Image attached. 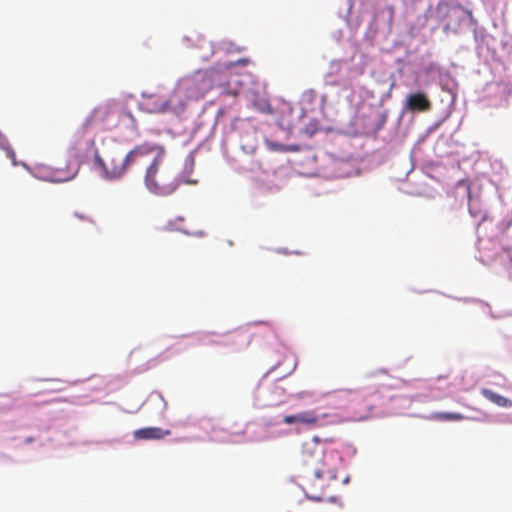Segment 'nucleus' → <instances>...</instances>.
<instances>
[{
  "instance_id": "5",
  "label": "nucleus",
  "mask_w": 512,
  "mask_h": 512,
  "mask_svg": "<svg viewBox=\"0 0 512 512\" xmlns=\"http://www.w3.org/2000/svg\"><path fill=\"white\" fill-rule=\"evenodd\" d=\"M213 87V80L208 72L198 71L181 80L177 93L184 94L188 99H198Z\"/></svg>"
},
{
  "instance_id": "13",
  "label": "nucleus",
  "mask_w": 512,
  "mask_h": 512,
  "mask_svg": "<svg viewBox=\"0 0 512 512\" xmlns=\"http://www.w3.org/2000/svg\"><path fill=\"white\" fill-rule=\"evenodd\" d=\"M0 148L6 151L7 157L12 160L13 165H16L15 152L10 146L8 139L2 132H0Z\"/></svg>"
},
{
  "instance_id": "14",
  "label": "nucleus",
  "mask_w": 512,
  "mask_h": 512,
  "mask_svg": "<svg viewBox=\"0 0 512 512\" xmlns=\"http://www.w3.org/2000/svg\"><path fill=\"white\" fill-rule=\"evenodd\" d=\"M250 63L249 58H240L237 61L230 64V66L239 65V66H247Z\"/></svg>"
},
{
  "instance_id": "16",
  "label": "nucleus",
  "mask_w": 512,
  "mask_h": 512,
  "mask_svg": "<svg viewBox=\"0 0 512 512\" xmlns=\"http://www.w3.org/2000/svg\"><path fill=\"white\" fill-rule=\"evenodd\" d=\"M204 42L209 46V49H208V51H207L206 53L201 54V55H200V57H201V58H203V59H206V58H208L211 54H213V50H212V48H211V46H210V43H209V42H206V41H204Z\"/></svg>"
},
{
  "instance_id": "12",
  "label": "nucleus",
  "mask_w": 512,
  "mask_h": 512,
  "mask_svg": "<svg viewBox=\"0 0 512 512\" xmlns=\"http://www.w3.org/2000/svg\"><path fill=\"white\" fill-rule=\"evenodd\" d=\"M430 419L441 420V421H461L464 416L460 413L454 412H437L430 416Z\"/></svg>"
},
{
  "instance_id": "7",
  "label": "nucleus",
  "mask_w": 512,
  "mask_h": 512,
  "mask_svg": "<svg viewBox=\"0 0 512 512\" xmlns=\"http://www.w3.org/2000/svg\"><path fill=\"white\" fill-rule=\"evenodd\" d=\"M172 98L160 94L144 95L141 107L148 113H164L172 106Z\"/></svg>"
},
{
  "instance_id": "9",
  "label": "nucleus",
  "mask_w": 512,
  "mask_h": 512,
  "mask_svg": "<svg viewBox=\"0 0 512 512\" xmlns=\"http://www.w3.org/2000/svg\"><path fill=\"white\" fill-rule=\"evenodd\" d=\"M283 422L287 425L303 424V425H315L318 422V416L315 411L308 410L302 411L294 415L284 416Z\"/></svg>"
},
{
  "instance_id": "8",
  "label": "nucleus",
  "mask_w": 512,
  "mask_h": 512,
  "mask_svg": "<svg viewBox=\"0 0 512 512\" xmlns=\"http://www.w3.org/2000/svg\"><path fill=\"white\" fill-rule=\"evenodd\" d=\"M431 107V101L424 92L411 93L404 102V108L411 112H427Z\"/></svg>"
},
{
  "instance_id": "17",
  "label": "nucleus",
  "mask_w": 512,
  "mask_h": 512,
  "mask_svg": "<svg viewBox=\"0 0 512 512\" xmlns=\"http://www.w3.org/2000/svg\"><path fill=\"white\" fill-rule=\"evenodd\" d=\"M459 9H460V6H453V7H450L449 12L455 13Z\"/></svg>"
},
{
  "instance_id": "1",
  "label": "nucleus",
  "mask_w": 512,
  "mask_h": 512,
  "mask_svg": "<svg viewBox=\"0 0 512 512\" xmlns=\"http://www.w3.org/2000/svg\"><path fill=\"white\" fill-rule=\"evenodd\" d=\"M148 144L149 142H143L127 153L118 146L108 147L104 157L95 153V163L102 170V176L109 180L120 179L129 171L140 172L144 168V155Z\"/></svg>"
},
{
  "instance_id": "2",
  "label": "nucleus",
  "mask_w": 512,
  "mask_h": 512,
  "mask_svg": "<svg viewBox=\"0 0 512 512\" xmlns=\"http://www.w3.org/2000/svg\"><path fill=\"white\" fill-rule=\"evenodd\" d=\"M165 155L164 146L154 142H149L144 155L145 185L160 196L172 194L179 186L176 174L164 166Z\"/></svg>"
},
{
  "instance_id": "18",
  "label": "nucleus",
  "mask_w": 512,
  "mask_h": 512,
  "mask_svg": "<svg viewBox=\"0 0 512 512\" xmlns=\"http://www.w3.org/2000/svg\"><path fill=\"white\" fill-rule=\"evenodd\" d=\"M379 384L381 386V390H379L378 392H383V390H385L386 386L383 383H379Z\"/></svg>"
},
{
  "instance_id": "15",
  "label": "nucleus",
  "mask_w": 512,
  "mask_h": 512,
  "mask_svg": "<svg viewBox=\"0 0 512 512\" xmlns=\"http://www.w3.org/2000/svg\"><path fill=\"white\" fill-rule=\"evenodd\" d=\"M74 217L80 219V220H83V221H87L89 223H94V221L92 220V218H90L89 216H86V215H83V214H80L79 212H75L74 213Z\"/></svg>"
},
{
  "instance_id": "10",
  "label": "nucleus",
  "mask_w": 512,
  "mask_h": 512,
  "mask_svg": "<svg viewBox=\"0 0 512 512\" xmlns=\"http://www.w3.org/2000/svg\"><path fill=\"white\" fill-rule=\"evenodd\" d=\"M171 434L170 430H164L159 427H145L133 432L136 440H160Z\"/></svg>"
},
{
  "instance_id": "3",
  "label": "nucleus",
  "mask_w": 512,
  "mask_h": 512,
  "mask_svg": "<svg viewBox=\"0 0 512 512\" xmlns=\"http://www.w3.org/2000/svg\"><path fill=\"white\" fill-rule=\"evenodd\" d=\"M332 439L313 436L302 444L303 463L311 469L316 478L336 480L340 454L329 444Z\"/></svg>"
},
{
  "instance_id": "11",
  "label": "nucleus",
  "mask_w": 512,
  "mask_h": 512,
  "mask_svg": "<svg viewBox=\"0 0 512 512\" xmlns=\"http://www.w3.org/2000/svg\"><path fill=\"white\" fill-rule=\"evenodd\" d=\"M481 394L490 402L494 403L499 407H511L512 401L502 395L495 393L494 391L483 388L481 390Z\"/></svg>"
},
{
  "instance_id": "6",
  "label": "nucleus",
  "mask_w": 512,
  "mask_h": 512,
  "mask_svg": "<svg viewBox=\"0 0 512 512\" xmlns=\"http://www.w3.org/2000/svg\"><path fill=\"white\" fill-rule=\"evenodd\" d=\"M200 341L203 345H237V346H247L250 342L249 337L241 332L234 331L231 333H227L221 339L217 337L216 333H205L201 336Z\"/></svg>"
},
{
  "instance_id": "4",
  "label": "nucleus",
  "mask_w": 512,
  "mask_h": 512,
  "mask_svg": "<svg viewBox=\"0 0 512 512\" xmlns=\"http://www.w3.org/2000/svg\"><path fill=\"white\" fill-rule=\"evenodd\" d=\"M97 124L103 130H112L120 124L136 129L137 122L132 113L117 103H107L95 108L85 125Z\"/></svg>"
}]
</instances>
